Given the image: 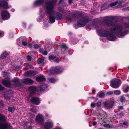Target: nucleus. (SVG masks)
<instances>
[{
    "label": "nucleus",
    "mask_w": 129,
    "mask_h": 129,
    "mask_svg": "<svg viewBox=\"0 0 129 129\" xmlns=\"http://www.w3.org/2000/svg\"><path fill=\"white\" fill-rule=\"evenodd\" d=\"M113 17L111 16L105 17L103 22L106 26L111 28V31H106L103 29L97 30L100 36L106 37L109 40L114 41L116 39L115 35L120 37L126 34L125 28H129V22L123 25H115L112 22Z\"/></svg>",
    "instance_id": "obj_1"
},
{
    "label": "nucleus",
    "mask_w": 129,
    "mask_h": 129,
    "mask_svg": "<svg viewBox=\"0 0 129 129\" xmlns=\"http://www.w3.org/2000/svg\"><path fill=\"white\" fill-rule=\"evenodd\" d=\"M57 1V0H52L50 2L46 3L45 6L43 7L44 10L41 9H40L41 15L43 14L42 12L44 13V11L49 15L50 21L52 23L55 22V19L60 20L62 17V16L60 13L55 11L53 10L54 5L56 3Z\"/></svg>",
    "instance_id": "obj_2"
},
{
    "label": "nucleus",
    "mask_w": 129,
    "mask_h": 129,
    "mask_svg": "<svg viewBox=\"0 0 129 129\" xmlns=\"http://www.w3.org/2000/svg\"><path fill=\"white\" fill-rule=\"evenodd\" d=\"M7 118L4 115L0 113V129H7L9 127L12 129L9 124L6 123Z\"/></svg>",
    "instance_id": "obj_3"
},
{
    "label": "nucleus",
    "mask_w": 129,
    "mask_h": 129,
    "mask_svg": "<svg viewBox=\"0 0 129 129\" xmlns=\"http://www.w3.org/2000/svg\"><path fill=\"white\" fill-rule=\"evenodd\" d=\"M88 21V18L87 17H80L77 22V25L79 27L84 26Z\"/></svg>",
    "instance_id": "obj_4"
},
{
    "label": "nucleus",
    "mask_w": 129,
    "mask_h": 129,
    "mask_svg": "<svg viewBox=\"0 0 129 129\" xmlns=\"http://www.w3.org/2000/svg\"><path fill=\"white\" fill-rule=\"evenodd\" d=\"M121 84V81L119 80L114 79L111 81L110 85L112 87L117 88L119 87Z\"/></svg>",
    "instance_id": "obj_5"
},
{
    "label": "nucleus",
    "mask_w": 129,
    "mask_h": 129,
    "mask_svg": "<svg viewBox=\"0 0 129 129\" xmlns=\"http://www.w3.org/2000/svg\"><path fill=\"white\" fill-rule=\"evenodd\" d=\"M64 69L62 67L57 66L54 68V70L51 69L50 70V74H52L54 73L58 74L62 72Z\"/></svg>",
    "instance_id": "obj_6"
},
{
    "label": "nucleus",
    "mask_w": 129,
    "mask_h": 129,
    "mask_svg": "<svg viewBox=\"0 0 129 129\" xmlns=\"http://www.w3.org/2000/svg\"><path fill=\"white\" fill-rule=\"evenodd\" d=\"M7 55V52H4L2 54L1 58L3 59L2 60V62L0 63L1 65L3 66H4L5 64L6 63H7V62L9 61H8L6 60V59H4V58H5L6 57Z\"/></svg>",
    "instance_id": "obj_7"
},
{
    "label": "nucleus",
    "mask_w": 129,
    "mask_h": 129,
    "mask_svg": "<svg viewBox=\"0 0 129 129\" xmlns=\"http://www.w3.org/2000/svg\"><path fill=\"white\" fill-rule=\"evenodd\" d=\"M1 15L3 19L4 20L8 19L10 17L9 13L5 11H2Z\"/></svg>",
    "instance_id": "obj_8"
},
{
    "label": "nucleus",
    "mask_w": 129,
    "mask_h": 129,
    "mask_svg": "<svg viewBox=\"0 0 129 129\" xmlns=\"http://www.w3.org/2000/svg\"><path fill=\"white\" fill-rule=\"evenodd\" d=\"M53 126V122L52 121H50L45 123L44 125V127L45 129H51Z\"/></svg>",
    "instance_id": "obj_9"
},
{
    "label": "nucleus",
    "mask_w": 129,
    "mask_h": 129,
    "mask_svg": "<svg viewBox=\"0 0 129 129\" xmlns=\"http://www.w3.org/2000/svg\"><path fill=\"white\" fill-rule=\"evenodd\" d=\"M21 82L22 83L25 84H31L33 83L32 80L28 78L22 79Z\"/></svg>",
    "instance_id": "obj_10"
},
{
    "label": "nucleus",
    "mask_w": 129,
    "mask_h": 129,
    "mask_svg": "<svg viewBox=\"0 0 129 129\" xmlns=\"http://www.w3.org/2000/svg\"><path fill=\"white\" fill-rule=\"evenodd\" d=\"M44 120V118L43 115L41 114H38L36 117V120L38 122L42 123Z\"/></svg>",
    "instance_id": "obj_11"
},
{
    "label": "nucleus",
    "mask_w": 129,
    "mask_h": 129,
    "mask_svg": "<svg viewBox=\"0 0 129 129\" xmlns=\"http://www.w3.org/2000/svg\"><path fill=\"white\" fill-rule=\"evenodd\" d=\"M35 74V73L33 71H28L24 73V75L25 76L30 77L34 76Z\"/></svg>",
    "instance_id": "obj_12"
},
{
    "label": "nucleus",
    "mask_w": 129,
    "mask_h": 129,
    "mask_svg": "<svg viewBox=\"0 0 129 129\" xmlns=\"http://www.w3.org/2000/svg\"><path fill=\"white\" fill-rule=\"evenodd\" d=\"M31 101L32 102L38 105L39 104L41 100L39 98L33 97L32 98Z\"/></svg>",
    "instance_id": "obj_13"
},
{
    "label": "nucleus",
    "mask_w": 129,
    "mask_h": 129,
    "mask_svg": "<svg viewBox=\"0 0 129 129\" xmlns=\"http://www.w3.org/2000/svg\"><path fill=\"white\" fill-rule=\"evenodd\" d=\"M1 5L3 8H9L11 7V6H9L8 3L5 1L1 2V4L0 3V7H1Z\"/></svg>",
    "instance_id": "obj_14"
},
{
    "label": "nucleus",
    "mask_w": 129,
    "mask_h": 129,
    "mask_svg": "<svg viewBox=\"0 0 129 129\" xmlns=\"http://www.w3.org/2000/svg\"><path fill=\"white\" fill-rule=\"evenodd\" d=\"M122 3V2L121 1H116L115 2L112 3L110 4V6L112 7L114 6L117 4H118L119 6L117 8H119L121 7V4Z\"/></svg>",
    "instance_id": "obj_15"
},
{
    "label": "nucleus",
    "mask_w": 129,
    "mask_h": 129,
    "mask_svg": "<svg viewBox=\"0 0 129 129\" xmlns=\"http://www.w3.org/2000/svg\"><path fill=\"white\" fill-rule=\"evenodd\" d=\"M3 84L5 86L10 87L11 84L10 81L6 80H3L2 81Z\"/></svg>",
    "instance_id": "obj_16"
},
{
    "label": "nucleus",
    "mask_w": 129,
    "mask_h": 129,
    "mask_svg": "<svg viewBox=\"0 0 129 129\" xmlns=\"http://www.w3.org/2000/svg\"><path fill=\"white\" fill-rule=\"evenodd\" d=\"M44 2V0H37L34 3L35 6H40L43 4Z\"/></svg>",
    "instance_id": "obj_17"
},
{
    "label": "nucleus",
    "mask_w": 129,
    "mask_h": 129,
    "mask_svg": "<svg viewBox=\"0 0 129 129\" xmlns=\"http://www.w3.org/2000/svg\"><path fill=\"white\" fill-rule=\"evenodd\" d=\"M103 104L105 107L107 109L111 108L113 106L112 104L106 102H104Z\"/></svg>",
    "instance_id": "obj_18"
},
{
    "label": "nucleus",
    "mask_w": 129,
    "mask_h": 129,
    "mask_svg": "<svg viewBox=\"0 0 129 129\" xmlns=\"http://www.w3.org/2000/svg\"><path fill=\"white\" fill-rule=\"evenodd\" d=\"M49 58L50 60H53L54 61L56 62H58L60 60L58 57H56L53 55H51L50 56Z\"/></svg>",
    "instance_id": "obj_19"
},
{
    "label": "nucleus",
    "mask_w": 129,
    "mask_h": 129,
    "mask_svg": "<svg viewBox=\"0 0 129 129\" xmlns=\"http://www.w3.org/2000/svg\"><path fill=\"white\" fill-rule=\"evenodd\" d=\"M40 91H44L46 90L47 86L45 84H42L40 86Z\"/></svg>",
    "instance_id": "obj_20"
},
{
    "label": "nucleus",
    "mask_w": 129,
    "mask_h": 129,
    "mask_svg": "<svg viewBox=\"0 0 129 129\" xmlns=\"http://www.w3.org/2000/svg\"><path fill=\"white\" fill-rule=\"evenodd\" d=\"M36 80L38 82H40L45 80V79L43 76L41 75L37 77Z\"/></svg>",
    "instance_id": "obj_21"
},
{
    "label": "nucleus",
    "mask_w": 129,
    "mask_h": 129,
    "mask_svg": "<svg viewBox=\"0 0 129 129\" xmlns=\"http://www.w3.org/2000/svg\"><path fill=\"white\" fill-rule=\"evenodd\" d=\"M36 87L34 86H32L29 88V91L31 92H35L37 90Z\"/></svg>",
    "instance_id": "obj_22"
},
{
    "label": "nucleus",
    "mask_w": 129,
    "mask_h": 129,
    "mask_svg": "<svg viewBox=\"0 0 129 129\" xmlns=\"http://www.w3.org/2000/svg\"><path fill=\"white\" fill-rule=\"evenodd\" d=\"M12 81L14 83L15 85L17 86L19 83V79L17 78H14L12 80Z\"/></svg>",
    "instance_id": "obj_23"
},
{
    "label": "nucleus",
    "mask_w": 129,
    "mask_h": 129,
    "mask_svg": "<svg viewBox=\"0 0 129 129\" xmlns=\"http://www.w3.org/2000/svg\"><path fill=\"white\" fill-rule=\"evenodd\" d=\"M74 17V16H72V17L70 16L69 15L68 17H65V18L66 19L67 21H71L73 20V18Z\"/></svg>",
    "instance_id": "obj_24"
},
{
    "label": "nucleus",
    "mask_w": 129,
    "mask_h": 129,
    "mask_svg": "<svg viewBox=\"0 0 129 129\" xmlns=\"http://www.w3.org/2000/svg\"><path fill=\"white\" fill-rule=\"evenodd\" d=\"M109 6V5L105 3L103 4L102 6L101 7V10H103L106 9Z\"/></svg>",
    "instance_id": "obj_25"
},
{
    "label": "nucleus",
    "mask_w": 129,
    "mask_h": 129,
    "mask_svg": "<svg viewBox=\"0 0 129 129\" xmlns=\"http://www.w3.org/2000/svg\"><path fill=\"white\" fill-rule=\"evenodd\" d=\"M48 79L49 82L52 83H54L56 81V80L53 78H48Z\"/></svg>",
    "instance_id": "obj_26"
},
{
    "label": "nucleus",
    "mask_w": 129,
    "mask_h": 129,
    "mask_svg": "<svg viewBox=\"0 0 129 129\" xmlns=\"http://www.w3.org/2000/svg\"><path fill=\"white\" fill-rule=\"evenodd\" d=\"M40 52L44 55H46L47 54V52L46 51H44L42 49H40L39 50Z\"/></svg>",
    "instance_id": "obj_27"
},
{
    "label": "nucleus",
    "mask_w": 129,
    "mask_h": 129,
    "mask_svg": "<svg viewBox=\"0 0 129 129\" xmlns=\"http://www.w3.org/2000/svg\"><path fill=\"white\" fill-rule=\"evenodd\" d=\"M98 95L100 97L102 98L104 96L105 94L104 92H101L98 93Z\"/></svg>",
    "instance_id": "obj_28"
},
{
    "label": "nucleus",
    "mask_w": 129,
    "mask_h": 129,
    "mask_svg": "<svg viewBox=\"0 0 129 129\" xmlns=\"http://www.w3.org/2000/svg\"><path fill=\"white\" fill-rule=\"evenodd\" d=\"M15 109V108L14 107H9L8 109V110L9 111L12 112V111L14 110Z\"/></svg>",
    "instance_id": "obj_29"
},
{
    "label": "nucleus",
    "mask_w": 129,
    "mask_h": 129,
    "mask_svg": "<svg viewBox=\"0 0 129 129\" xmlns=\"http://www.w3.org/2000/svg\"><path fill=\"white\" fill-rule=\"evenodd\" d=\"M44 60V58H39L37 61V62L38 64H40L43 62Z\"/></svg>",
    "instance_id": "obj_30"
},
{
    "label": "nucleus",
    "mask_w": 129,
    "mask_h": 129,
    "mask_svg": "<svg viewBox=\"0 0 129 129\" xmlns=\"http://www.w3.org/2000/svg\"><path fill=\"white\" fill-rule=\"evenodd\" d=\"M98 119L99 120V121H100L101 122H100V123H101V122H102L104 120V118L103 117H102L101 115H99L98 117Z\"/></svg>",
    "instance_id": "obj_31"
},
{
    "label": "nucleus",
    "mask_w": 129,
    "mask_h": 129,
    "mask_svg": "<svg viewBox=\"0 0 129 129\" xmlns=\"http://www.w3.org/2000/svg\"><path fill=\"white\" fill-rule=\"evenodd\" d=\"M114 93L115 94L118 95L120 94V92L119 90H116L114 91Z\"/></svg>",
    "instance_id": "obj_32"
},
{
    "label": "nucleus",
    "mask_w": 129,
    "mask_h": 129,
    "mask_svg": "<svg viewBox=\"0 0 129 129\" xmlns=\"http://www.w3.org/2000/svg\"><path fill=\"white\" fill-rule=\"evenodd\" d=\"M120 101L121 102H124L125 101V98L123 96H121L120 98Z\"/></svg>",
    "instance_id": "obj_33"
},
{
    "label": "nucleus",
    "mask_w": 129,
    "mask_h": 129,
    "mask_svg": "<svg viewBox=\"0 0 129 129\" xmlns=\"http://www.w3.org/2000/svg\"><path fill=\"white\" fill-rule=\"evenodd\" d=\"M62 47L63 49H66L67 48V46L64 44H62Z\"/></svg>",
    "instance_id": "obj_34"
},
{
    "label": "nucleus",
    "mask_w": 129,
    "mask_h": 129,
    "mask_svg": "<svg viewBox=\"0 0 129 129\" xmlns=\"http://www.w3.org/2000/svg\"><path fill=\"white\" fill-rule=\"evenodd\" d=\"M40 45L38 44L35 45L34 46V48L36 49H37L40 47Z\"/></svg>",
    "instance_id": "obj_35"
},
{
    "label": "nucleus",
    "mask_w": 129,
    "mask_h": 129,
    "mask_svg": "<svg viewBox=\"0 0 129 129\" xmlns=\"http://www.w3.org/2000/svg\"><path fill=\"white\" fill-rule=\"evenodd\" d=\"M104 126L105 127L108 128H110L111 127V126L109 124H104Z\"/></svg>",
    "instance_id": "obj_36"
},
{
    "label": "nucleus",
    "mask_w": 129,
    "mask_h": 129,
    "mask_svg": "<svg viewBox=\"0 0 129 129\" xmlns=\"http://www.w3.org/2000/svg\"><path fill=\"white\" fill-rule=\"evenodd\" d=\"M101 103L100 101H98L96 104L97 107H100L101 106Z\"/></svg>",
    "instance_id": "obj_37"
},
{
    "label": "nucleus",
    "mask_w": 129,
    "mask_h": 129,
    "mask_svg": "<svg viewBox=\"0 0 129 129\" xmlns=\"http://www.w3.org/2000/svg\"><path fill=\"white\" fill-rule=\"evenodd\" d=\"M129 90V87H127L126 88H125L124 90V92H127L128 91V90Z\"/></svg>",
    "instance_id": "obj_38"
},
{
    "label": "nucleus",
    "mask_w": 129,
    "mask_h": 129,
    "mask_svg": "<svg viewBox=\"0 0 129 129\" xmlns=\"http://www.w3.org/2000/svg\"><path fill=\"white\" fill-rule=\"evenodd\" d=\"M113 93V92L112 91H109L107 92L106 93V94L107 95H110L112 94Z\"/></svg>",
    "instance_id": "obj_39"
},
{
    "label": "nucleus",
    "mask_w": 129,
    "mask_h": 129,
    "mask_svg": "<svg viewBox=\"0 0 129 129\" xmlns=\"http://www.w3.org/2000/svg\"><path fill=\"white\" fill-rule=\"evenodd\" d=\"M27 60L28 61H30L31 59V57L29 55H28L27 56Z\"/></svg>",
    "instance_id": "obj_40"
},
{
    "label": "nucleus",
    "mask_w": 129,
    "mask_h": 129,
    "mask_svg": "<svg viewBox=\"0 0 129 129\" xmlns=\"http://www.w3.org/2000/svg\"><path fill=\"white\" fill-rule=\"evenodd\" d=\"M8 75V74L6 72H5L3 74V76L5 77H7Z\"/></svg>",
    "instance_id": "obj_41"
},
{
    "label": "nucleus",
    "mask_w": 129,
    "mask_h": 129,
    "mask_svg": "<svg viewBox=\"0 0 129 129\" xmlns=\"http://www.w3.org/2000/svg\"><path fill=\"white\" fill-rule=\"evenodd\" d=\"M4 32L2 31H0V37H1L4 34Z\"/></svg>",
    "instance_id": "obj_42"
},
{
    "label": "nucleus",
    "mask_w": 129,
    "mask_h": 129,
    "mask_svg": "<svg viewBox=\"0 0 129 129\" xmlns=\"http://www.w3.org/2000/svg\"><path fill=\"white\" fill-rule=\"evenodd\" d=\"M22 44L23 45L25 46L27 45V43L26 42H23L22 43Z\"/></svg>",
    "instance_id": "obj_43"
},
{
    "label": "nucleus",
    "mask_w": 129,
    "mask_h": 129,
    "mask_svg": "<svg viewBox=\"0 0 129 129\" xmlns=\"http://www.w3.org/2000/svg\"><path fill=\"white\" fill-rule=\"evenodd\" d=\"M4 87H2L1 85H0V90H3L4 89Z\"/></svg>",
    "instance_id": "obj_44"
},
{
    "label": "nucleus",
    "mask_w": 129,
    "mask_h": 129,
    "mask_svg": "<svg viewBox=\"0 0 129 129\" xmlns=\"http://www.w3.org/2000/svg\"><path fill=\"white\" fill-rule=\"evenodd\" d=\"M95 104L94 103H92L91 104V106L92 107H95Z\"/></svg>",
    "instance_id": "obj_45"
},
{
    "label": "nucleus",
    "mask_w": 129,
    "mask_h": 129,
    "mask_svg": "<svg viewBox=\"0 0 129 129\" xmlns=\"http://www.w3.org/2000/svg\"><path fill=\"white\" fill-rule=\"evenodd\" d=\"M72 2V0H68V2L69 4H71Z\"/></svg>",
    "instance_id": "obj_46"
},
{
    "label": "nucleus",
    "mask_w": 129,
    "mask_h": 129,
    "mask_svg": "<svg viewBox=\"0 0 129 129\" xmlns=\"http://www.w3.org/2000/svg\"><path fill=\"white\" fill-rule=\"evenodd\" d=\"M97 124V123L96 122H93V123H92V124H93V125H96Z\"/></svg>",
    "instance_id": "obj_47"
},
{
    "label": "nucleus",
    "mask_w": 129,
    "mask_h": 129,
    "mask_svg": "<svg viewBox=\"0 0 129 129\" xmlns=\"http://www.w3.org/2000/svg\"><path fill=\"white\" fill-rule=\"evenodd\" d=\"M28 46L29 47H30L32 46V44L31 43H30L29 44H28Z\"/></svg>",
    "instance_id": "obj_48"
},
{
    "label": "nucleus",
    "mask_w": 129,
    "mask_h": 129,
    "mask_svg": "<svg viewBox=\"0 0 129 129\" xmlns=\"http://www.w3.org/2000/svg\"><path fill=\"white\" fill-rule=\"evenodd\" d=\"M123 108V107L122 106H120L118 107V108L119 109H121Z\"/></svg>",
    "instance_id": "obj_49"
},
{
    "label": "nucleus",
    "mask_w": 129,
    "mask_h": 129,
    "mask_svg": "<svg viewBox=\"0 0 129 129\" xmlns=\"http://www.w3.org/2000/svg\"><path fill=\"white\" fill-rule=\"evenodd\" d=\"M63 2V0H60L59 1L60 4H61Z\"/></svg>",
    "instance_id": "obj_50"
},
{
    "label": "nucleus",
    "mask_w": 129,
    "mask_h": 129,
    "mask_svg": "<svg viewBox=\"0 0 129 129\" xmlns=\"http://www.w3.org/2000/svg\"><path fill=\"white\" fill-rule=\"evenodd\" d=\"M125 10L126 11H129V7H127L125 9Z\"/></svg>",
    "instance_id": "obj_51"
},
{
    "label": "nucleus",
    "mask_w": 129,
    "mask_h": 129,
    "mask_svg": "<svg viewBox=\"0 0 129 129\" xmlns=\"http://www.w3.org/2000/svg\"><path fill=\"white\" fill-rule=\"evenodd\" d=\"M54 129H61V128L59 127H57Z\"/></svg>",
    "instance_id": "obj_52"
},
{
    "label": "nucleus",
    "mask_w": 129,
    "mask_h": 129,
    "mask_svg": "<svg viewBox=\"0 0 129 129\" xmlns=\"http://www.w3.org/2000/svg\"><path fill=\"white\" fill-rule=\"evenodd\" d=\"M32 126H30L28 128V129H32Z\"/></svg>",
    "instance_id": "obj_53"
},
{
    "label": "nucleus",
    "mask_w": 129,
    "mask_h": 129,
    "mask_svg": "<svg viewBox=\"0 0 129 129\" xmlns=\"http://www.w3.org/2000/svg\"><path fill=\"white\" fill-rule=\"evenodd\" d=\"M11 10L12 12H13L15 11V9H11Z\"/></svg>",
    "instance_id": "obj_54"
},
{
    "label": "nucleus",
    "mask_w": 129,
    "mask_h": 129,
    "mask_svg": "<svg viewBox=\"0 0 129 129\" xmlns=\"http://www.w3.org/2000/svg\"><path fill=\"white\" fill-rule=\"evenodd\" d=\"M95 92V90H93L92 91V92L93 93H94Z\"/></svg>",
    "instance_id": "obj_55"
},
{
    "label": "nucleus",
    "mask_w": 129,
    "mask_h": 129,
    "mask_svg": "<svg viewBox=\"0 0 129 129\" xmlns=\"http://www.w3.org/2000/svg\"><path fill=\"white\" fill-rule=\"evenodd\" d=\"M2 101H1L0 102V103L1 104H2V105H3V103H2Z\"/></svg>",
    "instance_id": "obj_56"
},
{
    "label": "nucleus",
    "mask_w": 129,
    "mask_h": 129,
    "mask_svg": "<svg viewBox=\"0 0 129 129\" xmlns=\"http://www.w3.org/2000/svg\"><path fill=\"white\" fill-rule=\"evenodd\" d=\"M45 115H46V116H47H47H48V114H47V113H46V114H45Z\"/></svg>",
    "instance_id": "obj_57"
},
{
    "label": "nucleus",
    "mask_w": 129,
    "mask_h": 129,
    "mask_svg": "<svg viewBox=\"0 0 129 129\" xmlns=\"http://www.w3.org/2000/svg\"><path fill=\"white\" fill-rule=\"evenodd\" d=\"M66 13H67L68 14H70V13L69 12L67 11L66 12Z\"/></svg>",
    "instance_id": "obj_58"
},
{
    "label": "nucleus",
    "mask_w": 129,
    "mask_h": 129,
    "mask_svg": "<svg viewBox=\"0 0 129 129\" xmlns=\"http://www.w3.org/2000/svg\"><path fill=\"white\" fill-rule=\"evenodd\" d=\"M47 26H48V24H46V25H45V27H46Z\"/></svg>",
    "instance_id": "obj_59"
},
{
    "label": "nucleus",
    "mask_w": 129,
    "mask_h": 129,
    "mask_svg": "<svg viewBox=\"0 0 129 129\" xmlns=\"http://www.w3.org/2000/svg\"><path fill=\"white\" fill-rule=\"evenodd\" d=\"M52 48V46H51L50 47V48Z\"/></svg>",
    "instance_id": "obj_60"
},
{
    "label": "nucleus",
    "mask_w": 129,
    "mask_h": 129,
    "mask_svg": "<svg viewBox=\"0 0 129 129\" xmlns=\"http://www.w3.org/2000/svg\"><path fill=\"white\" fill-rule=\"evenodd\" d=\"M23 63V62H21V64H22Z\"/></svg>",
    "instance_id": "obj_61"
},
{
    "label": "nucleus",
    "mask_w": 129,
    "mask_h": 129,
    "mask_svg": "<svg viewBox=\"0 0 129 129\" xmlns=\"http://www.w3.org/2000/svg\"><path fill=\"white\" fill-rule=\"evenodd\" d=\"M45 49H48V48H46V47H45Z\"/></svg>",
    "instance_id": "obj_62"
},
{
    "label": "nucleus",
    "mask_w": 129,
    "mask_h": 129,
    "mask_svg": "<svg viewBox=\"0 0 129 129\" xmlns=\"http://www.w3.org/2000/svg\"><path fill=\"white\" fill-rule=\"evenodd\" d=\"M123 124H125V122H124V123H123Z\"/></svg>",
    "instance_id": "obj_63"
},
{
    "label": "nucleus",
    "mask_w": 129,
    "mask_h": 129,
    "mask_svg": "<svg viewBox=\"0 0 129 129\" xmlns=\"http://www.w3.org/2000/svg\"><path fill=\"white\" fill-rule=\"evenodd\" d=\"M128 68L129 69V67H128Z\"/></svg>",
    "instance_id": "obj_64"
}]
</instances>
